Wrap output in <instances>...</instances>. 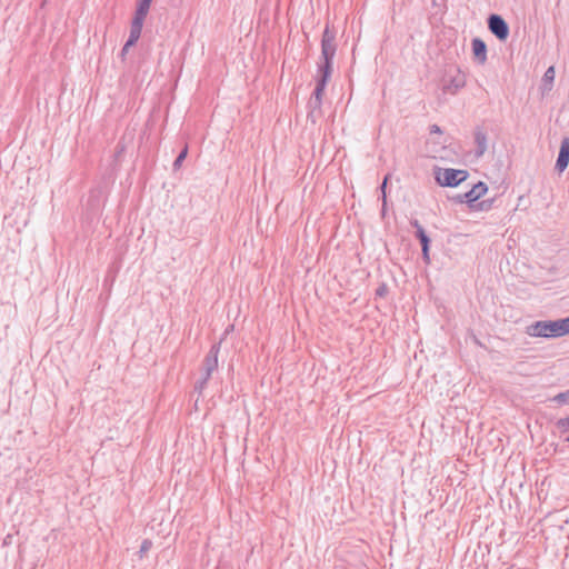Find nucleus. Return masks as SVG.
<instances>
[{"label":"nucleus","mask_w":569,"mask_h":569,"mask_svg":"<svg viewBox=\"0 0 569 569\" xmlns=\"http://www.w3.org/2000/svg\"><path fill=\"white\" fill-rule=\"evenodd\" d=\"M337 51L336 32L327 24L321 39V60L318 63L320 77L311 97L322 100L326 86L331 77L332 62Z\"/></svg>","instance_id":"nucleus-1"},{"label":"nucleus","mask_w":569,"mask_h":569,"mask_svg":"<svg viewBox=\"0 0 569 569\" xmlns=\"http://www.w3.org/2000/svg\"><path fill=\"white\" fill-rule=\"evenodd\" d=\"M531 337L556 338L569 333V316L556 321H536L527 327Z\"/></svg>","instance_id":"nucleus-2"},{"label":"nucleus","mask_w":569,"mask_h":569,"mask_svg":"<svg viewBox=\"0 0 569 569\" xmlns=\"http://www.w3.org/2000/svg\"><path fill=\"white\" fill-rule=\"evenodd\" d=\"M151 2L152 0H138L137 9L130 26V34L127 40V47H133L138 42L141 36L144 19L150 10Z\"/></svg>","instance_id":"nucleus-3"},{"label":"nucleus","mask_w":569,"mask_h":569,"mask_svg":"<svg viewBox=\"0 0 569 569\" xmlns=\"http://www.w3.org/2000/svg\"><path fill=\"white\" fill-rule=\"evenodd\" d=\"M221 341L211 346L210 350L203 359L202 377L194 383V390L201 393L206 388L213 371L218 368V356L220 352Z\"/></svg>","instance_id":"nucleus-4"},{"label":"nucleus","mask_w":569,"mask_h":569,"mask_svg":"<svg viewBox=\"0 0 569 569\" xmlns=\"http://www.w3.org/2000/svg\"><path fill=\"white\" fill-rule=\"evenodd\" d=\"M467 170L460 169H439L436 172V181L442 187H457L468 178Z\"/></svg>","instance_id":"nucleus-5"},{"label":"nucleus","mask_w":569,"mask_h":569,"mask_svg":"<svg viewBox=\"0 0 569 569\" xmlns=\"http://www.w3.org/2000/svg\"><path fill=\"white\" fill-rule=\"evenodd\" d=\"M466 74L460 69H456L453 74L448 73L443 78L441 89L443 93L455 96L466 86Z\"/></svg>","instance_id":"nucleus-6"},{"label":"nucleus","mask_w":569,"mask_h":569,"mask_svg":"<svg viewBox=\"0 0 569 569\" xmlns=\"http://www.w3.org/2000/svg\"><path fill=\"white\" fill-rule=\"evenodd\" d=\"M488 28L500 41H505L509 36V26L499 14L489 16Z\"/></svg>","instance_id":"nucleus-7"},{"label":"nucleus","mask_w":569,"mask_h":569,"mask_svg":"<svg viewBox=\"0 0 569 569\" xmlns=\"http://www.w3.org/2000/svg\"><path fill=\"white\" fill-rule=\"evenodd\" d=\"M569 164V138L565 137L561 140L559 154L556 161V169L559 172H562L566 170V168Z\"/></svg>","instance_id":"nucleus-8"},{"label":"nucleus","mask_w":569,"mask_h":569,"mask_svg":"<svg viewBox=\"0 0 569 569\" xmlns=\"http://www.w3.org/2000/svg\"><path fill=\"white\" fill-rule=\"evenodd\" d=\"M487 184L479 181L478 183L473 184L469 191L462 193V198L466 200V203L472 207V203L481 198L487 192Z\"/></svg>","instance_id":"nucleus-9"},{"label":"nucleus","mask_w":569,"mask_h":569,"mask_svg":"<svg viewBox=\"0 0 569 569\" xmlns=\"http://www.w3.org/2000/svg\"><path fill=\"white\" fill-rule=\"evenodd\" d=\"M471 44L475 59L480 64H483L487 61V44L479 38H475Z\"/></svg>","instance_id":"nucleus-10"},{"label":"nucleus","mask_w":569,"mask_h":569,"mask_svg":"<svg viewBox=\"0 0 569 569\" xmlns=\"http://www.w3.org/2000/svg\"><path fill=\"white\" fill-rule=\"evenodd\" d=\"M475 142L477 146L476 156L481 157L487 150V133L482 129H476Z\"/></svg>","instance_id":"nucleus-11"},{"label":"nucleus","mask_w":569,"mask_h":569,"mask_svg":"<svg viewBox=\"0 0 569 569\" xmlns=\"http://www.w3.org/2000/svg\"><path fill=\"white\" fill-rule=\"evenodd\" d=\"M410 224L416 229L415 236L419 239L421 247L430 246V238L427 236L423 227L417 219L410 220Z\"/></svg>","instance_id":"nucleus-12"},{"label":"nucleus","mask_w":569,"mask_h":569,"mask_svg":"<svg viewBox=\"0 0 569 569\" xmlns=\"http://www.w3.org/2000/svg\"><path fill=\"white\" fill-rule=\"evenodd\" d=\"M555 74H556V71H555V67L551 66L549 67L543 77H542V86H543V89L545 90H550L551 87H552V83H553V80H555Z\"/></svg>","instance_id":"nucleus-13"},{"label":"nucleus","mask_w":569,"mask_h":569,"mask_svg":"<svg viewBox=\"0 0 569 569\" xmlns=\"http://www.w3.org/2000/svg\"><path fill=\"white\" fill-rule=\"evenodd\" d=\"M321 104H322V100L311 97L308 102V107L310 109L308 117L312 118L315 116L316 111L320 112Z\"/></svg>","instance_id":"nucleus-14"},{"label":"nucleus","mask_w":569,"mask_h":569,"mask_svg":"<svg viewBox=\"0 0 569 569\" xmlns=\"http://www.w3.org/2000/svg\"><path fill=\"white\" fill-rule=\"evenodd\" d=\"M556 427L560 433H567L569 431V415L565 418H560L556 422Z\"/></svg>","instance_id":"nucleus-15"},{"label":"nucleus","mask_w":569,"mask_h":569,"mask_svg":"<svg viewBox=\"0 0 569 569\" xmlns=\"http://www.w3.org/2000/svg\"><path fill=\"white\" fill-rule=\"evenodd\" d=\"M188 154V147L186 146L181 151L180 153L178 154V157L176 158V160L173 161V169L174 170H178L181 164H182V161L186 159Z\"/></svg>","instance_id":"nucleus-16"},{"label":"nucleus","mask_w":569,"mask_h":569,"mask_svg":"<svg viewBox=\"0 0 569 569\" xmlns=\"http://www.w3.org/2000/svg\"><path fill=\"white\" fill-rule=\"evenodd\" d=\"M152 548V541L150 539H144L141 542L140 549H139V557L143 558L146 553Z\"/></svg>","instance_id":"nucleus-17"},{"label":"nucleus","mask_w":569,"mask_h":569,"mask_svg":"<svg viewBox=\"0 0 569 569\" xmlns=\"http://www.w3.org/2000/svg\"><path fill=\"white\" fill-rule=\"evenodd\" d=\"M553 401L558 403H568L569 402V389L566 392H560L553 397Z\"/></svg>","instance_id":"nucleus-18"},{"label":"nucleus","mask_w":569,"mask_h":569,"mask_svg":"<svg viewBox=\"0 0 569 569\" xmlns=\"http://www.w3.org/2000/svg\"><path fill=\"white\" fill-rule=\"evenodd\" d=\"M389 174H387L380 186V190H381V193H382V201H383V206L387 204V196H386V188H387V183H388V180H389Z\"/></svg>","instance_id":"nucleus-19"},{"label":"nucleus","mask_w":569,"mask_h":569,"mask_svg":"<svg viewBox=\"0 0 569 569\" xmlns=\"http://www.w3.org/2000/svg\"><path fill=\"white\" fill-rule=\"evenodd\" d=\"M429 248H430V246L421 247V251H422V259H423V261H425L427 264H429V263H430Z\"/></svg>","instance_id":"nucleus-20"},{"label":"nucleus","mask_w":569,"mask_h":569,"mask_svg":"<svg viewBox=\"0 0 569 569\" xmlns=\"http://www.w3.org/2000/svg\"><path fill=\"white\" fill-rule=\"evenodd\" d=\"M387 291H388L387 286L381 284L379 288H377L376 295L379 297H383L387 293Z\"/></svg>","instance_id":"nucleus-21"},{"label":"nucleus","mask_w":569,"mask_h":569,"mask_svg":"<svg viewBox=\"0 0 569 569\" xmlns=\"http://www.w3.org/2000/svg\"><path fill=\"white\" fill-rule=\"evenodd\" d=\"M429 130H430V133H439V134L442 133V130L438 124H431Z\"/></svg>","instance_id":"nucleus-22"},{"label":"nucleus","mask_w":569,"mask_h":569,"mask_svg":"<svg viewBox=\"0 0 569 569\" xmlns=\"http://www.w3.org/2000/svg\"><path fill=\"white\" fill-rule=\"evenodd\" d=\"M130 48H131V47H127V42H126V43H124V46H123V47H122V49H121V52H120V57H121L122 59H124V57H126V54L128 53V51H129V49H130Z\"/></svg>","instance_id":"nucleus-23"},{"label":"nucleus","mask_w":569,"mask_h":569,"mask_svg":"<svg viewBox=\"0 0 569 569\" xmlns=\"http://www.w3.org/2000/svg\"><path fill=\"white\" fill-rule=\"evenodd\" d=\"M458 203H463L466 200L462 198V193L452 198Z\"/></svg>","instance_id":"nucleus-24"},{"label":"nucleus","mask_w":569,"mask_h":569,"mask_svg":"<svg viewBox=\"0 0 569 569\" xmlns=\"http://www.w3.org/2000/svg\"><path fill=\"white\" fill-rule=\"evenodd\" d=\"M480 207H481V208H485V207H486V208H488V206H486V201H482V202L480 203Z\"/></svg>","instance_id":"nucleus-25"},{"label":"nucleus","mask_w":569,"mask_h":569,"mask_svg":"<svg viewBox=\"0 0 569 569\" xmlns=\"http://www.w3.org/2000/svg\"><path fill=\"white\" fill-rule=\"evenodd\" d=\"M386 206H387V204H385V206L382 204V210H381V211H382V214H385V212L387 211Z\"/></svg>","instance_id":"nucleus-26"},{"label":"nucleus","mask_w":569,"mask_h":569,"mask_svg":"<svg viewBox=\"0 0 569 569\" xmlns=\"http://www.w3.org/2000/svg\"><path fill=\"white\" fill-rule=\"evenodd\" d=\"M232 328H233V326H230V327L226 330V335H227L228 332H231V329H232Z\"/></svg>","instance_id":"nucleus-27"},{"label":"nucleus","mask_w":569,"mask_h":569,"mask_svg":"<svg viewBox=\"0 0 569 569\" xmlns=\"http://www.w3.org/2000/svg\"><path fill=\"white\" fill-rule=\"evenodd\" d=\"M566 442H569V436L565 439Z\"/></svg>","instance_id":"nucleus-28"}]
</instances>
